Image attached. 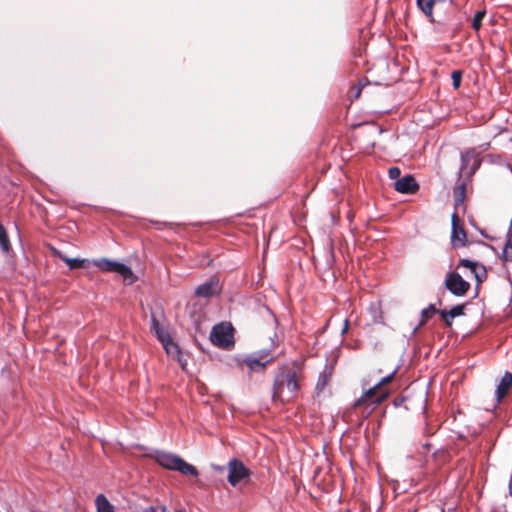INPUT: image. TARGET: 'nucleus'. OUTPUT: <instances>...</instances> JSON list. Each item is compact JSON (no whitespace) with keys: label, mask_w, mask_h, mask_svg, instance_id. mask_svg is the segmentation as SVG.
Masks as SVG:
<instances>
[{"label":"nucleus","mask_w":512,"mask_h":512,"mask_svg":"<svg viewBox=\"0 0 512 512\" xmlns=\"http://www.w3.org/2000/svg\"><path fill=\"white\" fill-rule=\"evenodd\" d=\"M475 274V278L477 280L478 283H481L487 276V272L485 270L484 267H482V271L481 272H478L477 271V268L475 269V272H473Z\"/></svg>","instance_id":"31"},{"label":"nucleus","mask_w":512,"mask_h":512,"mask_svg":"<svg viewBox=\"0 0 512 512\" xmlns=\"http://www.w3.org/2000/svg\"><path fill=\"white\" fill-rule=\"evenodd\" d=\"M219 292L218 282L211 280L203 283L196 288L195 294L199 297L208 298Z\"/></svg>","instance_id":"13"},{"label":"nucleus","mask_w":512,"mask_h":512,"mask_svg":"<svg viewBox=\"0 0 512 512\" xmlns=\"http://www.w3.org/2000/svg\"><path fill=\"white\" fill-rule=\"evenodd\" d=\"M151 329L155 332L158 340L163 343L171 337L167 330L161 327L159 321L153 316L151 319Z\"/></svg>","instance_id":"16"},{"label":"nucleus","mask_w":512,"mask_h":512,"mask_svg":"<svg viewBox=\"0 0 512 512\" xmlns=\"http://www.w3.org/2000/svg\"><path fill=\"white\" fill-rule=\"evenodd\" d=\"M462 71L460 70H454L451 74V78H452V84H453V87L454 89H458L461 85V80H462Z\"/></svg>","instance_id":"26"},{"label":"nucleus","mask_w":512,"mask_h":512,"mask_svg":"<svg viewBox=\"0 0 512 512\" xmlns=\"http://www.w3.org/2000/svg\"><path fill=\"white\" fill-rule=\"evenodd\" d=\"M332 374H333V368L325 366L323 371L319 374L317 383L315 386V391H316L317 395H320L325 390V388L328 386V384L331 381Z\"/></svg>","instance_id":"14"},{"label":"nucleus","mask_w":512,"mask_h":512,"mask_svg":"<svg viewBox=\"0 0 512 512\" xmlns=\"http://www.w3.org/2000/svg\"><path fill=\"white\" fill-rule=\"evenodd\" d=\"M453 197H454V205L456 208L463 205L465 197H466V186L464 183H462L454 188Z\"/></svg>","instance_id":"17"},{"label":"nucleus","mask_w":512,"mask_h":512,"mask_svg":"<svg viewBox=\"0 0 512 512\" xmlns=\"http://www.w3.org/2000/svg\"><path fill=\"white\" fill-rule=\"evenodd\" d=\"M452 222V232H451V242L454 247H463L467 243V234L464 227L460 224V218L458 214L455 212L451 217Z\"/></svg>","instance_id":"10"},{"label":"nucleus","mask_w":512,"mask_h":512,"mask_svg":"<svg viewBox=\"0 0 512 512\" xmlns=\"http://www.w3.org/2000/svg\"><path fill=\"white\" fill-rule=\"evenodd\" d=\"M95 504L97 512H114L113 506L103 494L96 497Z\"/></svg>","instance_id":"18"},{"label":"nucleus","mask_w":512,"mask_h":512,"mask_svg":"<svg viewBox=\"0 0 512 512\" xmlns=\"http://www.w3.org/2000/svg\"><path fill=\"white\" fill-rule=\"evenodd\" d=\"M441 310H437L433 304H430L427 308L423 309L421 312V321L419 326H423L426 324L428 319H430L434 314L439 313Z\"/></svg>","instance_id":"22"},{"label":"nucleus","mask_w":512,"mask_h":512,"mask_svg":"<svg viewBox=\"0 0 512 512\" xmlns=\"http://www.w3.org/2000/svg\"><path fill=\"white\" fill-rule=\"evenodd\" d=\"M442 319L444 320V322H445V324H446L447 326H449V327H450V326L452 325V319H453V318H450V316H446V318H442Z\"/></svg>","instance_id":"33"},{"label":"nucleus","mask_w":512,"mask_h":512,"mask_svg":"<svg viewBox=\"0 0 512 512\" xmlns=\"http://www.w3.org/2000/svg\"><path fill=\"white\" fill-rule=\"evenodd\" d=\"M347 328H348V321L346 320L345 321V325H344V328H343V333H345L347 331Z\"/></svg>","instance_id":"34"},{"label":"nucleus","mask_w":512,"mask_h":512,"mask_svg":"<svg viewBox=\"0 0 512 512\" xmlns=\"http://www.w3.org/2000/svg\"><path fill=\"white\" fill-rule=\"evenodd\" d=\"M175 512H182V511H181V510H177V511H175Z\"/></svg>","instance_id":"35"},{"label":"nucleus","mask_w":512,"mask_h":512,"mask_svg":"<svg viewBox=\"0 0 512 512\" xmlns=\"http://www.w3.org/2000/svg\"><path fill=\"white\" fill-rule=\"evenodd\" d=\"M446 0H417L418 7L420 10L430 19H433V7L437 3H444Z\"/></svg>","instance_id":"15"},{"label":"nucleus","mask_w":512,"mask_h":512,"mask_svg":"<svg viewBox=\"0 0 512 512\" xmlns=\"http://www.w3.org/2000/svg\"><path fill=\"white\" fill-rule=\"evenodd\" d=\"M445 287L453 295L461 297L464 296L470 289V283L465 281L457 272H450L447 274L445 280Z\"/></svg>","instance_id":"8"},{"label":"nucleus","mask_w":512,"mask_h":512,"mask_svg":"<svg viewBox=\"0 0 512 512\" xmlns=\"http://www.w3.org/2000/svg\"><path fill=\"white\" fill-rule=\"evenodd\" d=\"M502 259L505 262H512V227L509 229L507 234V241L503 248Z\"/></svg>","instance_id":"19"},{"label":"nucleus","mask_w":512,"mask_h":512,"mask_svg":"<svg viewBox=\"0 0 512 512\" xmlns=\"http://www.w3.org/2000/svg\"><path fill=\"white\" fill-rule=\"evenodd\" d=\"M273 361L274 357L270 350L262 349L245 356L239 361V364L246 366L251 373H262Z\"/></svg>","instance_id":"4"},{"label":"nucleus","mask_w":512,"mask_h":512,"mask_svg":"<svg viewBox=\"0 0 512 512\" xmlns=\"http://www.w3.org/2000/svg\"><path fill=\"white\" fill-rule=\"evenodd\" d=\"M485 15H486L485 10H480V11L476 12V14L474 15L473 20H472V28L475 31H478L481 28L482 20L485 17Z\"/></svg>","instance_id":"25"},{"label":"nucleus","mask_w":512,"mask_h":512,"mask_svg":"<svg viewBox=\"0 0 512 512\" xmlns=\"http://www.w3.org/2000/svg\"><path fill=\"white\" fill-rule=\"evenodd\" d=\"M59 258L62 261H64L71 270L80 269L85 266V260H83V259H73V258H69L65 255H60V254H59Z\"/></svg>","instance_id":"20"},{"label":"nucleus","mask_w":512,"mask_h":512,"mask_svg":"<svg viewBox=\"0 0 512 512\" xmlns=\"http://www.w3.org/2000/svg\"><path fill=\"white\" fill-rule=\"evenodd\" d=\"M394 375L395 372L383 377L376 385L379 386V389L381 390H389L388 388H386V385L389 384L394 379Z\"/></svg>","instance_id":"27"},{"label":"nucleus","mask_w":512,"mask_h":512,"mask_svg":"<svg viewBox=\"0 0 512 512\" xmlns=\"http://www.w3.org/2000/svg\"><path fill=\"white\" fill-rule=\"evenodd\" d=\"M465 306L464 305H456L451 308L449 311L441 310L439 312L441 318H446V316H450V318H455L457 316H461L464 314Z\"/></svg>","instance_id":"21"},{"label":"nucleus","mask_w":512,"mask_h":512,"mask_svg":"<svg viewBox=\"0 0 512 512\" xmlns=\"http://www.w3.org/2000/svg\"><path fill=\"white\" fill-rule=\"evenodd\" d=\"M394 189L402 194H415L419 190V184L414 176L408 174L395 181Z\"/></svg>","instance_id":"11"},{"label":"nucleus","mask_w":512,"mask_h":512,"mask_svg":"<svg viewBox=\"0 0 512 512\" xmlns=\"http://www.w3.org/2000/svg\"><path fill=\"white\" fill-rule=\"evenodd\" d=\"M228 482L236 487L240 482L246 480L250 476V470L239 459L233 458L228 464Z\"/></svg>","instance_id":"7"},{"label":"nucleus","mask_w":512,"mask_h":512,"mask_svg":"<svg viewBox=\"0 0 512 512\" xmlns=\"http://www.w3.org/2000/svg\"><path fill=\"white\" fill-rule=\"evenodd\" d=\"M458 266H463V267H467L469 268L472 272H475V269L477 268V263L476 262H473L471 260H468V259H461L459 261V265Z\"/></svg>","instance_id":"28"},{"label":"nucleus","mask_w":512,"mask_h":512,"mask_svg":"<svg viewBox=\"0 0 512 512\" xmlns=\"http://www.w3.org/2000/svg\"><path fill=\"white\" fill-rule=\"evenodd\" d=\"M303 380L300 366H281L278 368L272 386V401L277 403H289L294 401L300 392Z\"/></svg>","instance_id":"1"},{"label":"nucleus","mask_w":512,"mask_h":512,"mask_svg":"<svg viewBox=\"0 0 512 512\" xmlns=\"http://www.w3.org/2000/svg\"><path fill=\"white\" fill-rule=\"evenodd\" d=\"M390 395V390H381L379 386L374 385L367 389L363 395L357 399L354 404V409H362V415L367 417L376 406L384 402Z\"/></svg>","instance_id":"2"},{"label":"nucleus","mask_w":512,"mask_h":512,"mask_svg":"<svg viewBox=\"0 0 512 512\" xmlns=\"http://www.w3.org/2000/svg\"><path fill=\"white\" fill-rule=\"evenodd\" d=\"M156 462L167 470L177 471L182 475L198 476V470L195 466L187 463L183 458L178 455L159 452L155 456Z\"/></svg>","instance_id":"3"},{"label":"nucleus","mask_w":512,"mask_h":512,"mask_svg":"<svg viewBox=\"0 0 512 512\" xmlns=\"http://www.w3.org/2000/svg\"><path fill=\"white\" fill-rule=\"evenodd\" d=\"M0 247L4 252L10 250V241L5 227L0 223Z\"/></svg>","instance_id":"23"},{"label":"nucleus","mask_w":512,"mask_h":512,"mask_svg":"<svg viewBox=\"0 0 512 512\" xmlns=\"http://www.w3.org/2000/svg\"><path fill=\"white\" fill-rule=\"evenodd\" d=\"M162 345L167 354H169V355H174V354L179 355L180 354L178 345L173 342L171 337L169 338V340L167 342L166 341L163 342Z\"/></svg>","instance_id":"24"},{"label":"nucleus","mask_w":512,"mask_h":512,"mask_svg":"<svg viewBox=\"0 0 512 512\" xmlns=\"http://www.w3.org/2000/svg\"><path fill=\"white\" fill-rule=\"evenodd\" d=\"M138 512H166L165 506H149Z\"/></svg>","instance_id":"30"},{"label":"nucleus","mask_w":512,"mask_h":512,"mask_svg":"<svg viewBox=\"0 0 512 512\" xmlns=\"http://www.w3.org/2000/svg\"><path fill=\"white\" fill-rule=\"evenodd\" d=\"M210 340L217 347L230 349L234 346V328L230 323L217 324L211 330Z\"/></svg>","instance_id":"5"},{"label":"nucleus","mask_w":512,"mask_h":512,"mask_svg":"<svg viewBox=\"0 0 512 512\" xmlns=\"http://www.w3.org/2000/svg\"><path fill=\"white\" fill-rule=\"evenodd\" d=\"M481 165V158L474 148L467 149L461 153L460 172L474 174Z\"/></svg>","instance_id":"9"},{"label":"nucleus","mask_w":512,"mask_h":512,"mask_svg":"<svg viewBox=\"0 0 512 512\" xmlns=\"http://www.w3.org/2000/svg\"><path fill=\"white\" fill-rule=\"evenodd\" d=\"M511 386L512 374L505 372L496 388V398L498 402H500L508 394Z\"/></svg>","instance_id":"12"},{"label":"nucleus","mask_w":512,"mask_h":512,"mask_svg":"<svg viewBox=\"0 0 512 512\" xmlns=\"http://www.w3.org/2000/svg\"><path fill=\"white\" fill-rule=\"evenodd\" d=\"M94 264L102 271L120 274L128 284L134 283L137 279L132 270L122 263L103 258L95 261Z\"/></svg>","instance_id":"6"},{"label":"nucleus","mask_w":512,"mask_h":512,"mask_svg":"<svg viewBox=\"0 0 512 512\" xmlns=\"http://www.w3.org/2000/svg\"><path fill=\"white\" fill-rule=\"evenodd\" d=\"M401 174V170L398 167H391L388 170V176L392 180H398L400 179L399 176Z\"/></svg>","instance_id":"29"},{"label":"nucleus","mask_w":512,"mask_h":512,"mask_svg":"<svg viewBox=\"0 0 512 512\" xmlns=\"http://www.w3.org/2000/svg\"><path fill=\"white\" fill-rule=\"evenodd\" d=\"M442 512H444V511L442 510Z\"/></svg>","instance_id":"36"},{"label":"nucleus","mask_w":512,"mask_h":512,"mask_svg":"<svg viewBox=\"0 0 512 512\" xmlns=\"http://www.w3.org/2000/svg\"><path fill=\"white\" fill-rule=\"evenodd\" d=\"M362 88L360 86H354L351 89V93H353V97L356 99L360 96Z\"/></svg>","instance_id":"32"}]
</instances>
